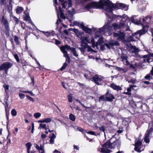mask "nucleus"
<instances>
[{
  "label": "nucleus",
  "instance_id": "nucleus-1",
  "mask_svg": "<svg viewBox=\"0 0 153 153\" xmlns=\"http://www.w3.org/2000/svg\"><path fill=\"white\" fill-rule=\"evenodd\" d=\"M84 7L87 10L93 8H103L110 13H111L112 10L115 9H121L125 11L128 9V6L126 4L118 3L114 4L109 0H100L98 3L94 2L87 4Z\"/></svg>",
  "mask_w": 153,
  "mask_h": 153
},
{
  "label": "nucleus",
  "instance_id": "nucleus-2",
  "mask_svg": "<svg viewBox=\"0 0 153 153\" xmlns=\"http://www.w3.org/2000/svg\"><path fill=\"white\" fill-rule=\"evenodd\" d=\"M74 25H80L82 27L83 30L86 32L88 33H90L92 31V29H90L85 27L82 24H80L76 21L73 22ZM112 27L110 25L109 23H105L103 26L100 28H95L94 29L95 31V35L97 36H99L102 34H105L106 32H108V35L109 36L112 34Z\"/></svg>",
  "mask_w": 153,
  "mask_h": 153
},
{
  "label": "nucleus",
  "instance_id": "nucleus-3",
  "mask_svg": "<svg viewBox=\"0 0 153 153\" xmlns=\"http://www.w3.org/2000/svg\"><path fill=\"white\" fill-rule=\"evenodd\" d=\"M151 17H146L142 19V21L140 20V18H138L137 16H132L131 19V21L136 25H138L141 23L143 26V28H145L148 27V24L151 20Z\"/></svg>",
  "mask_w": 153,
  "mask_h": 153
},
{
  "label": "nucleus",
  "instance_id": "nucleus-4",
  "mask_svg": "<svg viewBox=\"0 0 153 153\" xmlns=\"http://www.w3.org/2000/svg\"><path fill=\"white\" fill-rule=\"evenodd\" d=\"M60 49L64 54V56L66 58V60H68V63L70 62V57L66 50V49L68 50H71L74 56L78 59V54L74 48L71 47L68 45H65V46H62Z\"/></svg>",
  "mask_w": 153,
  "mask_h": 153
},
{
  "label": "nucleus",
  "instance_id": "nucleus-5",
  "mask_svg": "<svg viewBox=\"0 0 153 153\" xmlns=\"http://www.w3.org/2000/svg\"><path fill=\"white\" fill-rule=\"evenodd\" d=\"M81 42V46L83 47H86L87 46V44L91 42L92 43V47L95 48V47L98 48V44H96L94 43V39L91 38V39L85 36H81L79 37Z\"/></svg>",
  "mask_w": 153,
  "mask_h": 153
},
{
  "label": "nucleus",
  "instance_id": "nucleus-6",
  "mask_svg": "<svg viewBox=\"0 0 153 153\" xmlns=\"http://www.w3.org/2000/svg\"><path fill=\"white\" fill-rule=\"evenodd\" d=\"M147 31V28L145 27L144 28H143L142 30H139L132 34L131 36V40L135 41L137 39H138L140 35L144 34Z\"/></svg>",
  "mask_w": 153,
  "mask_h": 153
},
{
  "label": "nucleus",
  "instance_id": "nucleus-7",
  "mask_svg": "<svg viewBox=\"0 0 153 153\" xmlns=\"http://www.w3.org/2000/svg\"><path fill=\"white\" fill-rule=\"evenodd\" d=\"M118 16L121 19L119 25L120 28L126 27L127 25L126 22L129 20V18L126 14H123L122 16L119 15Z\"/></svg>",
  "mask_w": 153,
  "mask_h": 153
},
{
  "label": "nucleus",
  "instance_id": "nucleus-8",
  "mask_svg": "<svg viewBox=\"0 0 153 153\" xmlns=\"http://www.w3.org/2000/svg\"><path fill=\"white\" fill-rule=\"evenodd\" d=\"M104 78L101 76L96 75L92 77V79L97 85H101L103 83Z\"/></svg>",
  "mask_w": 153,
  "mask_h": 153
},
{
  "label": "nucleus",
  "instance_id": "nucleus-9",
  "mask_svg": "<svg viewBox=\"0 0 153 153\" xmlns=\"http://www.w3.org/2000/svg\"><path fill=\"white\" fill-rule=\"evenodd\" d=\"M54 1V5L55 7V9L56 12L57 13V16L58 17L59 15V14L60 15V17L64 19H65V16L63 13V11L61 9V7L59 6V10H57V7H56V5H58L57 2V0H53ZM64 0H59V1L61 2H63Z\"/></svg>",
  "mask_w": 153,
  "mask_h": 153
},
{
  "label": "nucleus",
  "instance_id": "nucleus-10",
  "mask_svg": "<svg viewBox=\"0 0 153 153\" xmlns=\"http://www.w3.org/2000/svg\"><path fill=\"white\" fill-rule=\"evenodd\" d=\"M13 65L12 63L8 62H5L0 66V70H4L5 73L7 74L8 69L11 68Z\"/></svg>",
  "mask_w": 153,
  "mask_h": 153
},
{
  "label": "nucleus",
  "instance_id": "nucleus-11",
  "mask_svg": "<svg viewBox=\"0 0 153 153\" xmlns=\"http://www.w3.org/2000/svg\"><path fill=\"white\" fill-rule=\"evenodd\" d=\"M108 148L111 149H114L116 147L119 149L121 144L120 141L119 139L116 140L113 143L108 142Z\"/></svg>",
  "mask_w": 153,
  "mask_h": 153
},
{
  "label": "nucleus",
  "instance_id": "nucleus-12",
  "mask_svg": "<svg viewBox=\"0 0 153 153\" xmlns=\"http://www.w3.org/2000/svg\"><path fill=\"white\" fill-rule=\"evenodd\" d=\"M68 10V13L66 14V17L70 22H72L73 19V15L75 13L74 10L73 9L70 8V9L67 8Z\"/></svg>",
  "mask_w": 153,
  "mask_h": 153
},
{
  "label": "nucleus",
  "instance_id": "nucleus-13",
  "mask_svg": "<svg viewBox=\"0 0 153 153\" xmlns=\"http://www.w3.org/2000/svg\"><path fill=\"white\" fill-rule=\"evenodd\" d=\"M108 143V141L102 145V148L99 149V151L102 153H110L111 152V150L108 149V148H109L108 146H109Z\"/></svg>",
  "mask_w": 153,
  "mask_h": 153
},
{
  "label": "nucleus",
  "instance_id": "nucleus-14",
  "mask_svg": "<svg viewBox=\"0 0 153 153\" xmlns=\"http://www.w3.org/2000/svg\"><path fill=\"white\" fill-rule=\"evenodd\" d=\"M142 144V140L139 139H137L135 140V144L134 150L136 151L140 152L143 150L141 149Z\"/></svg>",
  "mask_w": 153,
  "mask_h": 153
},
{
  "label": "nucleus",
  "instance_id": "nucleus-15",
  "mask_svg": "<svg viewBox=\"0 0 153 153\" xmlns=\"http://www.w3.org/2000/svg\"><path fill=\"white\" fill-rule=\"evenodd\" d=\"M119 43L116 41H111L110 42L109 44L105 43L104 45H102L100 46L101 49L103 50L105 49V47H106L108 48H110V45L113 46L114 45H116L119 46Z\"/></svg>",
  "mask_w": 153,
  "mask_h": 153
},
{
  "label": "nucleus",
  "instance_id": "nucleus-16",
  "mask_svg": "<svg viewBox=\"0 0 153 153\" xmlns=\"http://www.w3.org/2000/svg\"><path fill=\"white\" fill-rule=\"evenodd\" d=\"M114 37H117L118 40H123L125 38V34L123 32H119L118 33H114Z\"/></svg>",
  "mask_w": 153,
  "mask_h": 153
},
{
  "label": "nucleus",
  "instance_id": "nucleus-17",
  "mask_svg": "<svg viewBox=\"0 0 153 153\" xmlns=\"http://www.w3.org/2000/svg\"><path fill=\"white\" fill-rule=\"evenodd\" d=\"M153 131V127H151L149 129H148L145 135L144 141L146 143H149V135Z\"/></svg>",
  "mask_w": 153,
  "mask_h": 153
},
{
  "label": "nucleus",
  "instance_id": "nucleus-18",
  "mask_svg": "<svg viewBox=\"0 0 153 153\" xmlns=\"http://www.w3.org/2000/svg\"><path fill=\"white\" fill-rule=\"evenodd\" d=\"M1 21L4 26L5 29L8 30L9 27L8 22L6 19H5L4 16L2 17Z\"/></svg>",
  "mask_w": 153,
  "mask_h": 153
},
{
  "label": "nucleus",
  "instance_id": "nucleus-19",
  "mask_svg": "<svg viewBox=\"0 0 153 153\" xmlns=\"http://www.w3.org/2000/svg\"><path fill=\"white\" fill-rule=\"evenodd\" d=\"M62 7L63 8H66V6H67L68 7V9L72 6V2L71 0H68V2L65 1L64 3L62 4Z\"/></svg>",
  "mask_w": 153,
  "mask_h": 153
},
{
  "label": "nucleus",
  "instance_id": "nucleus-20",
  "mask_svg": "<svg viewBox=\"0 0 153 153\" xmlns=\"http://www.w3.org/2000/svg\"><path fill=\"white\" fill-rule=\"evenodd\" d=\"M122 61L123 62L124 64L128 65L129 63L127 60V57L126 55L123 54L121 56Z\"/></svg>",
  "mask_w": 153,
  "mask_h": 153
},
{
  "label": "nucleus",
  "instance_id": "nucleus-21",
  "mask_svg": "<svg viewBox=\"0 0 153 153\" xmlns=\"http://www.w3.org/2000/svg\"><path fill=\"white\" fill-rule=\"evenodd\" d=\"M107 101H111L114 99V97L113 95L109 93L108 91H107L106 94Z\"/></svg>",
  "mask_w": 153,
  "mask_h": 153
},
{
  "label": "nucleus",
  "instance_id": "nucleus-22",
  "mask_svg": "<svg viewBox=\"0 0 153 153\" xmlns=\"http://www.w3.org/2000/svg\"><path fill=\"white\" fill-rule=\"evenodd\" d=\"M42 32L48 37L53 36L54 34V33L53 31L46 32L42 31Z\"/></svg>",
  "mask_w": 153,
  "mask_h": 153
},
{
  "label": "nucleus",
  "instance_id": "nucleus-23",
  "mask_svg": "<svg viewBox=\"0 0 153 153\" xmlns=\"http://www.w3.org/2000/svg\"><path fill=\"white\" fill-rule=\"evenodd\" d=\"M107 98L106 94L105 95H102L101 96L99 99V101L101 102L102 101H107Z\"/></svg>",
  "mask_w": 153,
  "mask_h": 153
},
{
  "label": "nucleus",
  "instance_id": "nucleus-24",
  "mask_svg": "<svg viewBox=\"0 0 153 153\" xmlns=\"http://www.w3.org/2000/svg\"><path fill=\"white\" fill-rule=\"evenodd\" d=\"M44 128L45 130L48 129V128L46 126V125L45 124L41 123L40 124L39 127V129Z\"/></svg>",
  "mask_w": 153,
  "mask_h": 153
},
{
  "label": "nucleus",
  "instance_id": "nucleus-25",
  "mask_svg": "<svg viewBox=\"0 0 153 153\" xmlns=\"http://www.w3.org/2000/svg\"><path fill=\"white\" fill-rule=\"evenodd\" d=\"M31 144L30 142H28L26 144V146L27 149V153H30V150L31 146Z\"/></svg>",
  "mask_w": 153,
  "mask_h": 153
},
{
  "label": "nucleus",
  "instance_id": "nucleus-26",
  "mask_svg": "<svg viewBox=\"0 0 153 153\" xmlns=\"http://www.w3.org/2000/svg\"><path fill=\"white\" fill-rule=\"evenodd\" d=\"M23 8L22 7L18 6L16 9V13L17 14H19L23 11Z\"/></svg>",
  "mask_w": 153,
  "mask_h": 153
},
{
  "label": "nucleus",
  "instance_id": "nucleus-27",
  "mask_svg": "<svg viewBox=\"0 0 153 153\" xmlns=\"http://www.w3.org/2000/svg\"><path fill=\"white\" fill-rule=\"evenodd\" d=\"M44 123H49L51 121V119L50 118H46L43 119Z\"/></svg>",
  "mask_w": 153,
  "mask_h": 153
},
{
  "label": "nucleus",
  "instance_id": "nucleus-28",
  "mask_svg": "<svg viewBox=\"0 0 153 153\" xmlns=\"http://www.w3.org/2000/svg\"><path fill=\"white\" fill-rule=\"evenodd\" d=\"M112 26L114 27V29H120L119 26V25H118L115 23H113L112 24Z\"/></svg>",
  "mask_w": 153,
  "mask_h": 153
},
{
  "label": "nucleus",
  "instance_id": "nucleus-29",
  "mask_svg": "<svg viewBox=\"0 0 153 153\" xmlns=\"http://www.w3.org/2000/svg\"><path fill=\"white\" fill-rule=\"evenodd\" d=\"M87 48V51L88 52H97L94 50H93L91 47L87 45V46L86 47Z\"/></svg>",
  "mask_w": 153,
  "mask_h": 153
},
{
  "label": "nucleus",
  "instance_id": "nucleus-30",
  "mask_svg": "<svg viewBox=\"0 0 153 153\" xmlns=\"http://www.w3.org/2000/svg\"><path fill=\"white\" fill-rule=\"evenodd\" d=\"M69 118L72 121H74L75 120V116L73 115L72 114H71L69 115Z\"/></svg>",
  "mask_w": 153,
  "mask_h": 153
},
{
  "label": "nucleus",
  "instance_id": "nucleus-31",
  "mask_svg": "<svg viewBox=\"0 0 153 153\" xmlns=\"http://www.w3.org/2000/svg\"><path fill=\"white\" fill-rule=\"evenodd\" d=\"M39 147V152L41 153H45L43 149L44 147L42 145H40Z\"/></svg>",
  "mask_w": 153,
  "mask_h": 153
},
{
  "label": "nucleus",
  "instance_id": "nucleus-32",
  "mask_svg": "<svg viewBox=\"0 0 153 153\" xmlns=\"http://www.w3.org/2000/svg\"><path fill=\"white\" fill-rule=\"evenodd\" d=\"M131 50L133 52H136L137 51V49L135 46H131Z\"/></svg>",
  "mask_w": 153,
  "mask_h": 153
},
{
  "label": "nucleus",
  "instance_id": "nucleus-33",
  "mask_svg": "<svg viewBox=\"0 0 153 153\" xmlns=\"http://www.w3.org/2000/svg\"><path fill=\"white\" fill-rule=\"evenodd\" d=\"M41 116V114L40 113L37 112L34 114V116L36 118H38L40 117Z\"/></svg>",
  "mask_w": 153,
  "mask_h": 153
},
{
  "label": "nucleus",
  "instance_id": "nucleus-34",
  "mask_svg": "<svg viewBox=\"0 0 153 153\" xmlns=\"http://www.w3.org/2000/svg\"><path fill=\"white\" fill-rule=\"evenodd\" d=\"M14 40L15 41L17 45L19 44V38L18 37L16 36H14Z\"/></svg>",
  "mask_w": 153,
  "mask_h": 153
},
{
  "label": "nucleus",
  "instance_id": "nucleus-35",
  "mask_svg": "<svg viewBox=\"0 0 153 153\" xmlns=\"http://www.w3.org/2000/svg\"><path fill=\"white\" fill-rule=\"evenodd\" d=\"M13 18L14 21L16 22V24H17L19 22V20L15 16H13Z\"/></svg>",
  "mask_w": 153,
  "mask_h": 153
},
{
  "label": "nucleus",
  "instance_id": "nucleus-36",
  "mask_svg": "<svg viewBox=\"0 0 153 153\" xmlns=\"http://www.w3.org/2000/svg\"><path fill=\"white\" fill-rule=\"evenodd\" d=\"M67 66V63H66V62H65V63H64L62 67L60 68V70L61 71H63V70L65 69L66 68Z\"/></svg>",
  "mask_w": 153,
  "mask_h": 153
},
{
  "label": "nucleus",
  "instance_id": "nucleus-37",
  "mask_svg": "<svg viewBox=\"0 0 153 153\" xmlns=\"http://www.w3.org/2000/svg\"><path fill=\"white\" fill-rule=\"evenodd\" d=\"M12 115L13 116H16L17 115V112L15 109H13L11 111Z\"/></svg>",
  "mask_w": 153,
  "mask_h": 153
},
{
  "label": "nucleus",
  "instance_id": "nucleus-38",
  "mask_svg": "<svg viewBox=\"0 0 153 153\" xmlns=\"http://www.w3.org/2000/svg\"><path fill=\"white\" fill-rule=\"evenodd\" d=\"M72 96L71 94H69L68 96V99L69 102H72Z\"/></svg>",
  "mask_w": 153,
  "mask_h": 153
},
{
  "label": "nucleus",
  "instance_id": "nucleus-39",
  "mask_svg": "<svg viewBox=\"0 0 153 153\" xmlns=\"http://www.w3.org/2000/svg\"><path fill=\"white\" fill-rule=\"evenodd\" d=\"M13 56L17 62H19V59L18 55L16 54H13Z\"/></svg>",
  "mask_w": 153,
  "mask_h": 153
},
{
  "label": "nucleus",
  "instance_id": "nucleus-40",
  "mask_svg": "<svg viewBox=\"0 0 153 153\" xmlns=\"http://www.w3.org/2000/svg\"><path fill=\"white\" fill-rule=\"evenodd\" d=\"M5 90V91L6 94H8V92L10 90V89H9V87H4Z\"/></svg>",
  "mask_w": 153,
  "mask_h": 153
},
{
  "label": "nucleus",
  "instance_id": "nucleus-41",
  "mask_svg": "<svg viewBox=\"0 0 153 153\" xmlns=\"http://www.w3.org/2000/svg\"><path fill=\"white\" fill-rule=\"evenodd\" d=\"M114 90L118 91L121 90V87H111Z\"/></svg>",
  "mask_w": 153,
  "mask_h": 153
},
{
  "label": "nucleus",
  "instance_id": "nucleus-42",
  "mask_svg": "<svg viewBox=\"0 0 153 153\" xmlns=\"http://www.w3.org/2000/svg\"><path fill=\"white\" fill-rule=\"evenodd\" d=\"M30 17L27 14H26L25 16L24 17V20L26 21H30Z\"/></svg>",
  "mask_w": 153,
  "mask_h": 153
},
{
  "label": "nucleus",
  "instance_id": "nucleus-43",
  "mask_svg": "<svg viewBox=\"0 0 153 153\" xmlns=\"http://www.w3.org/2000/svg\"><path fill=\"white\" fill-rule=\"evenodd\" d=\"M86 47H83V48L81 47L79 48L82 53H84L85 52V50Z\"/></svg>",
  "mask_w": 153,
  "mask_h": 153
},
{
  "label": "nucleus",
  "instance_id": "nucleus-44",
  "mask_svg": "<svg viewBox=\"0 0 153 153\" xmlns=\"http://www.w3.org/2000/svg\"><path fill=\"white\" fill-rule=\"evenodd\" d=\"M21 91L22 92L24 93H28L29 94H30V95L32 96H33L34 95V94L31 91Z\"/></svg>",
  "mask_w": 153,
  "mask_h": 153
},
{
  "label": "nucleus",
  "instance_id": "nucleus-45",
  "mask_svg": "<svg viewBox=\"0 0 153 153\" xmlns=\"http://www.w3.org/2000/svg\"><path fill=\"white\" fill-rule=\"evenodd\" d=\"M145 79L146 80H149L150 79V74H147L145 77Z\"/></svg>",
  "mask_w": 153,
  "mask_h": 153
},
{
  "label": "nucleus",
  "instance_id": "nucleus-46",
  "mask_svg": "<svg viewBox=\"0 0 153 153\" xmlns=\"http://www.w3.org/2000/svg\"><path fill=\"white\" fill-rule=\"evenodd\" d=\"M19 96L21 99H23L25 97V95L22 93H19Z\"/></svg>",
  "mask_w": 153,
  "mask_h": 153
},
{
  "label": "nucleus",
  "instance_id": "nucleus-47",
  "mask_svg": "<svg viewBox=\"0 0 153 153\" xmlns=\"http://www.w3.org/2000/svg\"><path fill=\"white\" fill-rule=\"evenodd\" d=\"M26 97L30 101H31L32 102H34V100H33V99L31 97H30V96H29L26 95Z\"/></svg>",
  "mask_w": 153,
  "mask_h": 153
},
{
  "label": "nucleus",
  "instance_id": "nucleus-48",
  "mask_svg": "<svg viewBox=\"0 0 153 153\" xmlns=\"http://www.w3.org/2000/svg\"><path fill=\"white\" fill-rule=\"evenodd\" d=\"M5 30H6L5 34H6V36H8L9 35V34H10V33H9V31L10 30V27H9V30H7V29H5Z\"/></svg>",
  "mask_w": 153,
  "mask_h": 153
},
{
  "label": "nucleus",
  "instance_id": "nucleus-49",
  "mask_svg": "<svg viewBox=\"0 0 153 153\" xmlns=\"http://www.w3.org/2000/svg\"><path fill=\"white\" fill-rule=\"evenodd\" d=\"M6 104H7V107L6 106H5V110H6V117L7 118V119L8 120V115L7 114V108L8 107V105L7 102H6Z\"/></svg>",
  "mask_w": 153,
  "mask_h": 153
},
{
  "label": "nucleus",
  "instance_id": "nucleus-50",
  "mask_svg": "<svg viewBox=\"0 0 153 153\" xmlns=\"http://www.w3.org/2000/svg\"><path fill=\"white\" fill-rule=\"evenodd\" d=\"M87 133L89 134H91V135H96L95 133L93 131H88V132H87Z\"/></svg>",
  "mask_w": 153,
  "mask_h": 153
},
{
  "label": "nucleus",
  "instance_id": "nucleus-51",
  "mask_svg": "<svg viewBox=\"0 0 153 153\" xmlns=\"http://www.w3.org/2000/svg\"><path fill=\"white\" fill-rule=\"evenodd\" d=\"M54 138L51 137L50 139V143L52 144H53L54 143Z\"/></svg>",
  "mask_w": 153,
  "mask_h": 153
},
{
  "label": "nucleus",
  "instance_id": "nucleus-52",
  "mask_svg": "<svg viewBox=\"0 0 153 153\" xmlns=\"http://www.w3.org/2000/svg\"><path fill=\"white\" fill-rule=\"evenodd\" d=\"M34 146L39 152V146L38 145L35 143L34 144Z\"/></svg>",
  "mask_w": 153,
  "mask_h": 153
},
{
  "label": "nucleus",
  "instance_id": "nucleus-53",
  "mask_svg": "<svg viewBox=\"0 0 153 153\" xmlns=\"http://www.w3.org/2000/svg\"><path fill=\"white\" fill-rule=\"evenodd\" d=\"M77 129L82 133H83L84 131V130L82 128L79 127H78Z\"/></svg>",
  "mask_w": 153,
  "mask_h": 153
},
{
  "label": "nucleus",
  "instance_id": "nucleus-54",
  "mask_svg": "<svg viewBox=\"0 0 153 153\" xmlns=\"http://www.w3.org/2000/svg\"><path fill=\"white\" fill-rule=\"evenodd\" d=\"M128 83H135V80H133V79H131V80H129L128 81Z\"/></svg>",
  "mask_w": 153,
  "mask_h": 153
},
{
  "label": "nucleus",
  "instance_id": "nucleus-55",
  "mask_svg": "<svg viewBox=\"0 0 153 153\" xmlns=\"http://www.w3.org/2000/svg\"><path fill=\"white\" fill-rule=\"evenodd\" d=\"M47 137V135L45 134H42L41 135L42 138L43 139Z\"/></svg>",
  "mask_w": 153,
  "mask_h": 153
},
{
  "label": "nucleus",
  "instance_id": "nucleus-56",
  "mask_svg": "<svg viewBox=\"0 0 153 153\" xmlns=\"http://www.w3.org/2000/svg\"><path fill=\"white\" fill-rule=\"evenodd\" d=\"M99 128L101 131H102L103 132H104L105 130V128L103 126H102V127H100V128Z\"/></svg>",
  "mask_w": 153,
  "mask_h": 153
},
{
  "label": "nucleus",
  "instance_id": "nucleus-57",
  "mask_svg": "<svg viewBox=\"0 0 153 153\" xmlns=\"http://www.w3.org/2000/svg\"><path fill=\"white\" fill-rule=\"evenodd\" d=\"M34 123H32V131H31V132L32 133H33V131H34Z\"/></svg>",
  "mask_w": 153,
  "mask_h": 153
},
{
  "label": "nucleus",
  "instance_id": "nucleus-58",
  "mask_svg": "<svg viewBox=\"0 0 153 153\" xmlns=\"http://www.w3.org/2000/svg\"><path fill=\"white\" fill-rule=\"evenodd\" d=\"M132 3L133 4L134 3L137 1H138L139 0H130Z\"/></svg>",
  "mask_w": 153,
  "mask_h": 153
},
{
  "label": "nucleus",
  "instance_id": "nucleus-59",
  "mask_svg": "<svg viewBox=\"0 0 153 153\" xmlns=\"http://www.w3.org/2000/svg\"><path fill=\"white\" fill-rule=\"evenodd\" d=\"M55 42L56 44L57 45L60 44V42L57 39L55 40Z\"/></svg>",
  "mask_w": 153,
  "mask_h": 153
},
{
  "label": "nucleus",
  "instance_id": "nucleus-60",
  "mask_svg": "<svg viewBox=\"0 0 153 153\" xmlns=\"http://www.w3.org/2000/svg\"><path fill=\"white\" fill-rule=\"evenodd\" d=\"M124 94L128 95H131V93L128 91H127V92H125L124 93Z\"/></svg>",
  "mask_w": 153,
  "mask_h": 153
},
{
  "label": "nucleus",
  "instance_id": "nucleus-61",
  "mask_svg": "<svg viewBox=\"0 0 153 153\" xmlns=\"http://www.w3.org/2000/svg\"><path fill=\"white\" fill-rule=\"evenodd\" d=\"M130 87L129 88H128L127 89V91L130 92L131 91V87Z\"/></svg>",
  "mask_w": 153,
  "mask_h": 153
},
{
  "label": "nucleus",
  "instance_id": "nucleus-62",
  "mask_svg": "<svg viewBox=\"0 0 153 153\" xmlns=\"http://www.w3.org/2000/svg\"><path fill=\"white\" fill-rule=\"evenodd\" d=\"M29 23H30L32 25V26H33V27H35L33 23V22L30 20L29 21Z\"/></svg>",
  "mask_w": 153,
  "mask_h": 153
},
{
  "label": "nucleus",
  "instance_id": "nucleus-63",
  "mask_svg": "<svg viewBox=\"0 0 153 153\" xmlns=\"http://www.w3.org/2000/svg\"><path fill=\"white\" fill-rule=\"evenodd\" d=\"M74 149H76L77 150H79V147L76 146H74Z\"/></svg>",
  "mask_w": 153,
  "mask_h": 153
},
{
  "label": "nucleus",
  "instance_id": "nucleus-64",
  "mask_svg": "<svg viewBox=\"0 0 153 153\" xmlns=\"http://www.w3.org/2000/svg\"><path fill=\"white\" fill-rule=\"evenodd\" d=\"M151 74L153 76V67L152 68V69L151 71Z\"/></svg>",
  "mask_w": 153,
  "mask_h": 153
}]
</instances>
